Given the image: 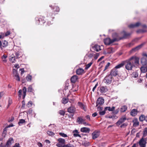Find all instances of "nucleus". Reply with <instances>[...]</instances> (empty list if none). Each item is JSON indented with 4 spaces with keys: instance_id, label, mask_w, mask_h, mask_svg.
Here are the masks:
<instances>
[{
    "instance_id": "obj_60",
    "label": "nucleus",
    "mask_w": 147,
    "mask_h": 147,
    "mask_svg": "<svg viewBox=\"0 0 147 147\" xmlns=\"http://www.w3.org/2000/svg\"><path fill=\"white\" fill-rule=\"evenodd\" d=\"M97 86H98V84H96L95 85V86L93 88V89H92L93 91L94 92V91L95 89L96 88V87Z\"/></svg>"
},
{
    "instance_id": "obj_63",
    "label": "nucleus",
    "mask_w": 147,
    "mask_h": 147,
    "mask_svg": "<svg viewBox=\"0 0 147 147\" xmlns=\"http://www.w3.org/2000/svg\"><path fill=\"white\" fill-rule=\"evenodd\" d=\"M14 119V118L13 117H12L11 118V119H9L8 120V121L9 122H11Z\"/></svg>"
},
{
    "instance_id": "obj_33",
    "label": "nucleus",
    "mask_w": 147,
    "mask_h": 147,
    "mask_svg": "<svg viewBox=\"0 0 147 147\" xmlns=\"http://www.w3.org/2000/svg\"><path fill=\"white\" fill-rule=\"evenodd\" d=\"M114 52V49L112 48H110L108 49L107 50V53L110 54L113 53Z\"/></svg>"
},
{
    "instance_id": "obj_10",
    "label": "nucleus",
    "mask_w": 147,
    "mask_h": 147,
    "mask_svg": "<svg viewBox=\"0 0 147 147\" xmlns=\"http://www.w3.org/2000/svg\"><path fill=\"white\" fill-rule=\"evenodd\" d=\"M104 102L103 98L102 97H100L98 98L96 102L97 106L98 105H101L103 104Z\"/></svg>"
},
{
    "instance_id": "obj_12",
    "label": "nucleus",
    "mask_w": 147,
    "mask_h": 147,
    "mask_svg": "<svg viewBox=\"0 0 147 147\" xmlns=\"http://www.w3.org/2000/svg\"><path fill=\"white\" fill-rule=\"evenodd\" d=\"M126 120L125 117H123L121 118L116 123L117 125H119L121 123L124 122Z\"/></svg>"
},
{
    "instance_id": "obj_31",
    "label": "nucleus",
    "mask_w": 147,
    "mask_h": 147,
    "mask_svg": "<svg viewBox=\"0 0 147 147\" xmlns=\"http://www.w3.org/2000/svg\"><path fill=\"white\" fill-rule=\"evenodd\" d=\"M124 62L121 63L119 64V65L116 66L114 68L116 69H118L122 67L124 65Z\"/></svg>"
},
{
    "instance_id": "obj_3",
    "label": "nucleus",
    "mask_w": 147,
    "mask_h": 147,
    "mask_svg": "<svg viewBox=\"0 0 147 147\" xmlns=\"http://www.w3.org/2000/svg\"><path fill=\"white\" fill-rule=\"evenodd\" d=\"M57 141L58 143H57L56 146L58 147H65V140L64 139L62 138H58Z\"/></svg>"
},
{
    "instance_id": "obj_23",
    "label": "nucleus",
    "mask_w": 147,
    "mask_h": 147,
    "mask_svg": "<svg viewBox=\"0 0 147 147\" xmlns=\"http://www.w3.org/2000/svg\"><path fill=\"white\" fill-rule=\"evenodd\" d=\"M9 60L12 63H14L16 61V57L14 55H12L10 56Z\"/></svg>"
},
{
    "instance_id": "obj_57",
    "label": "nucleus",
    "mask_w": 147,
    "mask_h": 147,
    "mask_svg": "<svg viewBox=\"0 0 147 147\" xmlns=\"http://www.w3.org/2000/svg\"><path fill=\"white\" fill-rule=\"evenodd\" d=\"M37 145L39 147H42V144L40 142H38L37 144Z\"/></svg>"
},
{
    "instance_id": "obj_5",
    "label": "nucleus",
    "mask_w": 147,
    "mask_h": 147,
    "mask_svg": "<svg viewBox=\"0 0 147 147\" xmlns=\"http://www.w3.org/2000/svg\"><path fill=\"white\" fill-rule=\"evenodd\" d=\"M112 77L111 76L109 75L104 78V82L107 84H110L112 81Z\"/></svg>"
},
{
    "instance_id": "obj_64",
    "label": "nucleus",
    "mask_w": 147,
    "mask_h": 147,
    "mask_svg": "<svg viewBox=\"0 0 147 147\" xmlns=\"http://www.w3.org/2000/svg\"><path fill=\"white\" fill-rule=\"evenodd\" d=\"M119 111V109H117V110H116L114 112V113L115 114H117V113H118Z\"/></svg>"
},
{
    "instance_id": "obj_29",
    "label": "nucleus",
    "mask_w": 147,
    "mask_h": 147,
    "mask_svg": "<svg viewBox=\"0 0 147 147\" xmlns=\"http://www.w3.org/2000/svg\"><path fill=\"white\" fill-rule=\"evenodd\" d=\"M8 45V42L6 40H4L2 42V48L5 47Z\"/></svg>"
},
{
    "instance_id": "obj_45",
    "label": "nucleus",
    "mask_w": 147,
    "mask_h": 147,
    "mask_svg": "<svg viewBox=\"0 0 147 147\" xmlns=\"http://www.w3.org/2000/svg\"><path fill=\"white\" fill-rule=\"evenodd\" d=\"M14 77H15V78L17 81H20V78L18 75L15 76Z\"/></svg>"
},
{
    "instance_id": "obj_44",
    "label": "nucleus",
    "mask_w": 147,
    "mask_h": 147,
    "mask_svg": "<svg viewBox=\"0 0 147 147\" xmlns=\"http://www.w3.org/2000/svg\"><path fill=\"white\" fill-rule=\"evenodd\" d=\"M32 88L31 86H30L28 88V91L29 92H32Z\"/></svg>"
},
{
    "instance_id": "obj_54",
    "label": "nucleus",
    "mask_w": 147,
    "mask_h": 147,
    "mask_svg": "<svg viewBox=\"0 0 147 147\" xmlns=\"http://www.w3.org/2000/svg\"><path fill=\"white\" fill-rule=\"evenodd\" d=\"M99 56V54L98 53H96L94 56V58L95 59H97Z\"/></svg>"
},
{
    "instance_id": "obj_15",
    "label": "nucleus",
    "mask_w": 147,
    "mask_h": 147,
    "mask_svg": "<svg viewBox=\"0 0 147 147\" xmlns=\"http://www.w3.org/2000/svg\"><path fill=\"white\" fill-rule=\"evenodd\" d=\"M140 23L139 22H138L135 24H131L129 25L128 27L131 28H134L139 26L140 25Z\"/></svg>"
},
{
    "instance_id": "obj_37",
    "label": "nucleus",
    "mask_w": 147,
    "mask_h": 147,
    "mask_svg": "<svg viewBox=\"0 0 147 147\" xmlns=\"http://www.w3.org/2000/svg\"><path fill=\"white\" fill-rule=\"evenodd\" d=\"M78 105L79 106H80L82 109L85 110L84 109V105L81 102H78Z\"/></svg>"
},
{
    "instance_id": "obj_62",
    "label": "nucleus",
    "mask_w": 147,
    "mask_h": 147,
    "mask_svg": "<svg viewBox=\"0 0 147 147\" xmlns=\"http://www.w3.org/2000/svg\"><path fill=\"white\" fill-rule=\"evenodd\" d=\"M23 92H26V88L25 87H24L23 89Z\"/></svg>"
},
{
    "instance_id": "obj_14",
    "label": "nucleus",
    "mask_w": 147,
    "mask_h": 147,
    "mask_svg": "<svg viewBox=\"0 0 147 147\" xmlns=\"http://www.w3.org/2000/svg\"><path fill=\"white\" fill-rule=\"evenodd\" d=\"M76 73L78 75H82L84 73V70L82 68H79L76 70Z\"/></svg>"
},
{
    "instance_id": "obj_52",
    "label": "nucleus",
    "mask_w": 147,
    "mask_h": 147,
    "mask_svg": "<svg viewBox=\"0 0 147 147\" xmlns=\"http://www.w3.org/2000/svg\"><path fill=\"white\" fill-rule=\"evenodd\" d=\"M110 63H108L106 65L105 67V69L104 70V71H105L107 69L108 67L110 66Z\"/></svg>"
},
{
    "instance_id": "obj_30",
    "label": "nucleus",
    "mask_w": 147,
    "mask_h": 147,
    "mask_svg": "<svg viewBox=\"0 0 147 147\" xmlns=\"http://www.w3.org/2000/svg\"><path fill=\"white\" fill-rule=\"evenodd\" d=\"M78 89V85H75L73 86L72 89V91L75 92L77 91Z\"/></svg>"
},
{
    "instance_id": "obj_13",
    "label": "nucleus",
    "mask_w": 147,
    "mask_h": 147,
    "mask_svg": "<svg viewBox=\"0 0 147 147\" xmlns=\"http://www.w3.org/2000/svg\"><path fill=\"white\" fill-rule=\"evenodd\" d=\"M76 111V109L74 107L71 106L69 107L67 109L68 112L71 113H74Z\"/></svg>"
},
{
    "instance_id": "obj_36",
    "label": "nucleus",
    "mask_w": 147,
    "mask_h": 147,
    "mask_svg": "<svg viewBox=\"0 0 147 147\" xmlns=\"http://www.w3.org/2000/svg\"><path fill=\"white\" fill-rule=\"evenodd\" d=\"M93 62H91L88 64H87L86 65L85 69H87L89 68L92 64Z\"/></svg>"
},
{
    "instance_id": "obj_46",
    "label": "nucleus",
    "mask_w": 147,
    "mask_h": 147,
    "mask_svg": "<svg viewBox=\"0 0 147 147\" xmlns=\"http://www.w3.org/2000/svg\"><path fill=\"white\" fill-rule=\"evenodd\" d=\"M134 44V43L133 41L132 42H131L128 43L127 45V46L128 47H130L132 46H133Z\"/></svg>"
},
{
    "instance_id": "obj_26",
    "label": "nucleus",
    "mask_w": 147,
    "mask_h": 147,
    "mask_svg": "<svg viewBox=\"0 0 147 147\" xmlns=\"http://www.w3.org/2000/svg\"><path fill=\"white\" fill-rule=\"evenodd\" d=\"M84 120L85 119H83L82 117H79L77 118V121L78 123L79 124H82Z\"/></svg>"
},
{
    "instance_id": "obj_48",
    "label": "nucleus",
    "mask_w": 147,
    "mask_h": 147,
    "mask_svg": "<svg viewBox=\"0 0 147 147\" xmlns=\"http://www.w3.org/2000/svg\"><path fill=\"white\" fill-rule=\"evenodd\" d=\"M6 129L5 128L4 130V131H3V133H2V136H4V137H5L6 135Z\"/></svg>"
},
{
    "instance_id": "obj_32",
    "label": "nucleus",
    "mask_w": 147,
    "mask_h": 147,
    "mask_svg": "<svg viewBox=\"0 0 147 147\" xmlns=\"http://www.w3.org/2000/svg\"><path fill=\"white\" fill-rule=\"evenodd\" d=\"M100 91L101 93H104L106 91V89L103 86L100 87Z\"/></svg>"
},
{
    "instance_id": "obj_55",
    "label": "nucleus",
    "mask_w": 147,
    "mask_h": 147,
    "mask_svg": "<svg viewBox=\"0 0 147 147\" xmlns=\"http://www.w3.org/2000/svg\"><path fill=\"white\" fill-rule=\"evenodd\" d=\"M13 147H20V145L18 143H16L15 144Z\"/></svg>"
},
{
    "instance_id": "obj_17",
    "label": "nucleus",
    "mask_w": 147,
    "mask_h": 147,
    "mask_svg": "<svg viewBox=\"0 0 147 147\" xmlns=\"http://www.w3.org/2000/svg\"><path fill=\"white\" fill-rule=\"evenodd\" d=\"M143 65L140 68L142 73H145L147 71V66Z\"/></svg>"
},
{
    "instance_id": "obj_11",
    "label": "nucleus",
    "mask_w": 147,
    "mask_h": 147,
    "mask_svg": "<svg viewBox=\"0 0 147 147\" xmlns=\"http://www.w3.org/2000/svg\"><path fill=\"white\" fill-rule=\"evenodd\" d=\"M118 72V71L116 69L114 68L111 70L110 75L116 76L117 75Z\"/></svg>"
},
{
    "instance_id": "obj_19",
    "label": "nucleus",
    "mask_w": 147,
    "mask_h": 147,
    "mask_svg": "<svg viewBox=\"0 0 147 147\" xmlns=\"http://www.w3.org/2000/svg\"><path fill=\"white\" fill-rule=\"evenodd\" d=\"M73 136L75 137H81L80 136L79 134V132L77 130H73Z\"/></svg>"
},
{
    "instance_id": "obj_2",
    "label": "nucleus",
    "mask_w": 147,
    "mask_h": 147,
    "mask_svg": "<svg viewBox=\"0 0 147 147\" xmlns=\"http://www.w3.org/2000/svg\"><path fill=\"white\" fill-rule=\"evenodd\" d=\"M130 35V34L127 33L124 31L120 34L115 33L112 34V39H111L109 38H107L104 39V41L105 45H109L116 41L121 39L123 38H126Z\"/></svg>"
},
{
    "instance_id": "obj_53",
    "label": "nucleus",
    "mask_w": 147,
    "mask_h": 147,
    "mask_svg": "<svg viewBox=\"0 0 147 147\" xmlns=\"http://www.w3.org/2000/svg\"><path fill=\"white\" fill-rule=\"evenodd\" d=\"M65 147H74V146L73 145L68 144L65 145Z\"/></svg>"
},
{
    "instance_id": "obj_16",
    "label": "nucleus",
    "mask_w": 147,
    "mask_h": 147,
    "mask_svg": "<svg viewBox=\"0 0 147 147\" xmlns=\"http://www.w3.org/2000/svg\"><path fill=\"white\" fill-rule=\"evenodd\" d=\"M98 109H100V111H99V114L100 115H103L105 114V111H106L105 110V108H104L103 111H102V107H98Z\"/></svg>"
},
{
    "instance_id": "obj_38",
    "label": "nucleus",
    "mask_w": 147,
    "mask_h": 147,
    "mask_svg": "<svg viewBox=\"0 0 147 147\" xmlns=\"http://www.w3.org/2000/svg\"><path fill=\"white\" fill-rule=\"evenodd\" d=\"M47 133L49 136H53L55 135V134L53 132L50 131H48Z\"/></svg>"
},
{
    "instance_id": "obj_8",
    "label": "nucleus",
    "mask_w": 147,
    "mask_h": 147,
    "mask_svg": "<svg viewBox=\"0 0 147 147\" xmlns=\"http://www.w3.org/2000/svg\"><path fill=\"white\" fill-rule=\"evenodd\" d=\"M143 44H141V45L137 46L135 48L132 49L130 51V53H132L133 52H135L136 51L139 50L140 49L142 46Z\"/></svg>"
},
{
    "instance_id": "obj_42",
    "label": "nucleus",
    "mask_w": 147,
    "mask_h": 147,
    "mask_svg": "<svg viewBox=\"0 0 147 147\" xmlns=\"http://www.w3.org/2000/svg\"><path fill=\"white\" fill-rule=\"evenodd\" d=\"M32 105V102L31 101H29L27 104V106L28 107H31Z\"/></svg>"
},
{
    "instance_id": "obj_51",
    "label": "nucleus",
    "mask_w": 147,
    "mask_h": 147,
    "mask_svg": "<svg viewBox=\"0 0 147 147\" xmlns=\"http://www.w3.org/2000/svg\"><path fill=\"white\" fill-rule=\"evenodd\" d=\"M133 77H134V78H137L138 77V74L136 72H135L134 73H133Z\"/></svg>"
},
{
    "instance_id": "obj_24",
    "label": "nucleus",
    "mask_w": 147,
    "mask_h": 147,
    "mask_svg": "<svg viewBox=\"0 0 147 147\" xmlns=\"http://www.w3.org/2000/svg\"><path fill=\"white\" fill-rule=\"evenodd\" d=\"M133 126L134 127L138 126L139 125V122L138 120L136 119H134L133 121Z\"/></svg>"
},
{
    "instance_id": "obj_34",
    "label": "nucleus",
    "mask_w": 147,
    "mask_h": 147,
    "mask_svg": "<svg viewBox=\"0 0 147 147\" xmlns=\"http://www.w3.org/2000/svg\"><path fill=\"white\" fill-rule=\"evenodd\" d=\"M32 76L29 75H28V76L26 77V80L28 81H31L32 80Z\"/></svg>"
},
{
    "instance_id": "obj_9",
    "label": "nucleus",
    "mask_w": 147,
    "mask_h": 147,
    "mask_svg": "<svg viewBox=\"0 0 147 147\" xmlns=\"http://www.w3.org/2000/svg\"><path fill=\"white\" fill-rule=\"evenodd\" d=\"M100 135V133L98 131H95L92 134V138L93 139H95L98 138Z\"/></svg>"
},
{
    "instance_id": "obj_6",
    "label": "nucleus",
    "mask_w": 147,
    "mask_h": 147,
    "mask_svg": "<svg viewBox=\"0 0 147 147\" xmlns=\"http://www.w3.org/2000/svg\"><path fill=\"white\" fill-rule=\"evenodd\" d=\"M92 49L94 51H98L102 49L100 46L98 45H95L92 47Z\"/></svg>"
},
{
    "instance_id": "obj_41",
    "label": "nucleus",
    "mask_w": 147,
    "mask_h": 147,
    "mask_svg": "<svg viewBox=\"0 0 147 147\" xmlns=\"http://www.w3.org/2000/svg\"><path fill=\"white\" fill-rule=\"evenodd\" d=\"M25 122V120L23 119H21L20 120L18 124L19 125H21L20 124H22Z\"/></svg>"
},
{
    "instance_id": "obj_20",
    "label": "nucleus",
    "mask_w": 147,
    "mask_h": 147,
    "mask_svg": "<svg viewBox=\"0 0 147 147\" xmlns=\"http://www.w3.org/2000/svg\"><path fill=\"white\" fill-rule=\"evenodd\" d=\"M141 63L144 65H146L147 64V61L144 57H142L141 59Z\"/></svg>"
},
{
    "instance_id": "obj_40",
    "label": "nucleus",
    "mask_w": 147,
    "mask_h": 147,
    "mask_svg": "<svg viewBox=\"0 0 147 147\" xmlns=\"http://www.w3.org/2000/svg\"><path fill=\"white\" fill-rule=\"evenodd\" d=\"M59 135L62 137L65 138L67 137V134L63 133H59Z\"/></svg>"
},
{
    "instance_id": "obj_39",
    "label": "nucleus",
    "mask_w": 147,
    "mask_h": 147,
    "mask_svg": "<svg viewBox=\"0 0 147 147\" xmlns=\"http://www.w3.org/2000/svg\"><path fill=\"white\" fill-rule=\"evenodd\" d=\"M68 99L67 98H63L62 100V103L64 104L67 103L68 102Z\"/></svg>"
},
{
    "instance_id": "obj_43",
    "label": "nucleus",
    "mask_w": 147,
    "mask_h": 147,
    "mask_svg": "<svg viewBox=\"0 0 147 147\" xmlns=\"http://www.w3.org/2000/svg\"><path fill=\"white\" fill-rule=\"evenodd\" d=\"M143 134L144 136H146L147 135V128H146L144 129Z\"/></svg>"
},
{
    "instance_id": "obj_50",
    "label": "nucleus",
    "mask_w": 147,
    "mask_h": 147,
    "mask_svg": "<svg viewBox=\"0 0 147 147\" xmlns=\"http://www.w3.org/2000/svg\"><path fill=\"white\" fill-rule=\"evenodd\" d=\"M18 93L19 97L21 98L22 96V90H19Z\"/></svg>"
},
{
    "instance_id": "obj_59",
    "label": "nucleus",
    "mask_w": 147,
    "mask_h": 147,
    "mask_svg": "<svg viewBox=\"0 0 147 147\" xmlns=\"http://www.w3.org/2000/svg\"><path fill=\"white\" fill-rule=\"evenodd\" d=\"M10 34V32L9 31H7L5 34V36H7L9 35Z\"/></svg>"
},
{
    "instance_id": "obj_1",
    "label": "nucleus",
    "mask_w": 147,
    "mask_h": 147,
    "mask_svg": "<svg viewBox=\"0 0 147 147\" xmlns=\"http://www.w3.org/2000/svg\"><path fill=\"white\" fill-rule=\"evenodd\" d=\"M140 58L136 56L131 57L124 61L125 68L128 70H131L134 67L138 66L139 64Z\"/></svg>"
},
{
    "instance_id": "obj_22",
    "label": "nucleus",
    "mask_w": 147,
    "mask_h": 147,
    "mask_svg": "<svg viewBox=\"0 0 147 147\" xmlns=\"http://www.w3.org/2000/svg\"><path fill=\"white\" fill-rule=\"evenodd\" d=\"M78 79V76H77L74 75L71 78V82L73 83L75 82Z\"/></svg>"
},
{
    "instance_id": "obj_21",
    "label": "nucleus",
    "mask_w": 147,
    "mask_h": 147,
    "mask_svg": "<svg viewBox=\"0 0 147 147\" xmlns=\"http://www.w3.org/2000/svg\"><path fill=\"white\" fill-rule=\"evenodd\" d=\"M105 111H106L108 110L109 111H113L115 110V107H105Z\"/></svg>"
},
{
    "instance_id": "obj_35",
    "label": "nucleus",
    "mask_w": 147,
    "mask_h": 147,
    "mask_svg": "<svg viewBox=\"0 0 147 147\" xmlns=\"http://www.w3.org/2000/svg\"><path fill=\"white\" fill-rule=\"evenodd\" d=\"M13 74L14 77L18 75V73L16 69H13Z\"/></svg>"
},
{
    "instance_id": "obj_47",
    "label": "nucleus",
    "mask_w": 147,
    "mask_h": 147,
    "mask_svg": "<svg viewBox=\"0 0 147 147\" xmlns=\"http://www.w3.org/2000/svg\"><path fill=\"white\" fill-rule=\"evenodd\" d=\"M59 113L61 115L63 116L65 114V112L63 110H60L59 112Z\"/></svg>"
},
{
    "instance_id": "obj_18",
    "label": "nucleus",
    "mask_w": 147,
    "mask_h": 147,
    "mask_svg": "<svg viewBox=\"0 0 147 147\" xmlns=\"http://www.w3.org/2000/svg\"><path fill=\"white\" fill-rule=\"evenodd\" d=\"M80 130L82 132L88 133L90 131V129L89 128L87 127H83Z\"/></svg>"
},
{
    "instance_id": "obj_58",
    "label": "nucleus",
    "mask_w": 147,
    "mask_h": 147,
    "mask_svg": "<svg viewBox=\"0 0 147 147\" xmlns=\"http://www.w3.org/2000/svg\"><path fill=\"white\" fill-rule=\"evenodd\" d=\"M20 70L21 71V74H22L24 72V68H21L20 69Z\"/></svg>"
},
{
    "instance_id": "obj_7",
    "label": "nucleus",
    "mask_w": 147,
    "mask_h": 147,
    "mask_svg": "<svg viewBox=\"0 0 147 147\" xmlns=\"http://www.w3.org/2000/svg\"><path fill=\"white\" fill-rule=\"evenodd\" d=\"M13 143V140L12 138H10L8 140L6 144L4 146L5 147H8L11 146L12 143Z\"/></svg>"
},
{
    "instance_id": "obj_27",
    "label": "nucleus",
    "mask_w": 147,
    "mask_h": 147,
    "mask_svg": "<svg viewBox=\"0 0 147 147\" xmlns=\"http://www.w3.org/2000/svg\"><path fill=\"white\" fill-rule=\"evenodd\" d=\"M137 111L136 109L132 110L130 112L131 115L133 116H135L137 114Z\"/></svg>"
},
{
    "instance_id": "obj_49",
    "label": "nucleus",
    "mask_w": 147,
    "mask_h": 147,
    "mask_svg": "<svg viewBox=\"0 0 147 147\" xmlns=\"http://www.w3.org/2000/svg\"><path fill=\"white\" fill-rule=\"evenodd\" d=\"M139 119L141 121H142L144 120V116L143 115L140 116L139 117Z\"/></svg>"
},
{
    "instance_id": "obj_61",
    "label": "nucleus",
    "mask_w": 147,
    "mask_h": 147,
    "mask_svg": "<svg viewBox=\"0 0 147 147\" xmlns=\"http://www.w3.org/2000/svg\"><path fill=\"white\" fill-rule=\"evenodd\" d=\"M4 94V93L3 92H0V98L3 96Z\"/></svg>"
},
{
    "instance_id": "obj_28",
    "label": "nucleus",
    "mask_w": 147,
    "mask_h": 147,
    "mask_svg": "<svg viewBox=\"0 0 147 147\" xmlns=\"http://www.w3.org/2000/svg\"><path fill=\"white\" fill-rule=\"evenodd\" d=\"M127 109L126 106L124 105L122 106L120 108V111L121 112H124L126 111Z\"/></svg>"
},
{
    "instance_id": "obj_56",
    "label": "nucleus",
    "mask_w": 147,
    "mask_h": 147,
    "mask_svg": "<svg viewBox=\"0 0 147 147\" xmlns=\"http://www.w3.org/2000/svg\"><path fill=\"white\" fill-rule=\"evenodd\" d=\"M85 125H90L89 123H87L85 121V120L84 121L83 123H82Z\"/></svg>"
},
{
    "instance_id": "obj_25",
    "label": "nucleus",
    "mask_w": 147,
    "mask_h": 147,
    "mask_svg": "<svg viewBox=\"0 0 147 147\" xmlns=\"http://www.w3.org/2000/svg\"><path fill=\"white\" fill-rule=\"evenodd\" d=\"M7 55H6L4 54L1 57V59L3 62L6 63L7 61L6 59L7 57Z\"/></svg>"
},
{
    "instance_id": "obj_4",
    "label": "nucleus",
    "mask_w": 147,
    "mask_h": 147,
    "mask_svg": "<svg viewBox=\"0 0 147 147\" xmlns=\"http://www.w3.org/2000/svg\"><path fill=\"white\" fill-rule=\"evenodd\" d=\"M138 143L140 147H146V141L145 139L142 138L140 140Z\"/></svg>"
}]
</instances>
